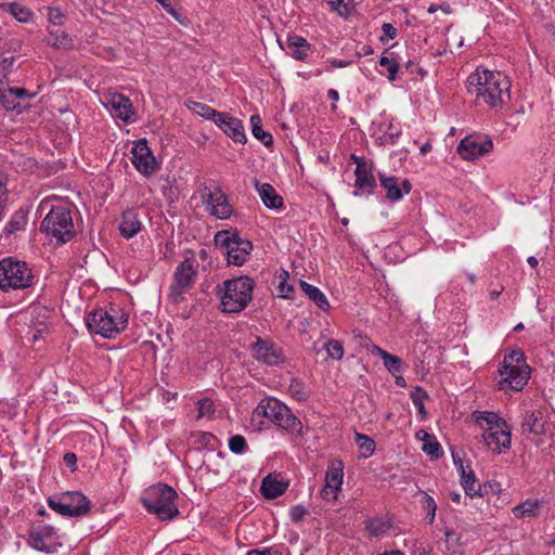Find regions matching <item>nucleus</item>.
I'll list each match as a JSON object with an SVG mask.
<instances>
[{"instance_id": "1", "label": "nucleus", "mask_w": 555, "mask_h": 555, "mask_svg": "<svg viewBox=\"0 0 555 555\" xmlns=\"http://www.w3.org/2000/svg\"><path fill=\"white\" fill-rule=\"evenodd\" d=\"M511 82L501 72L476 69L467 78V91L476 93V101L491 108H502L509 100Z\"/></svg>"}, {"instance_id": "2", "label": "nucleus", "mask_w": 555, "mask_h": 555, "mask_svg": "<svg viewBox=\"0 0 555 555\" xmlns=\"http://www.w3.org/2000/svg\"><path fill=\"white\" fill-rule=\"evenodd\" d=\"M177 499L178 493L172 487L159 482L146 490V496L141 502L151 514L156 515L159 520L166 521L179 515L178 506L175 503Z\"/></svg>"}, {"instance_id": "3", "label": "nucleus", "mask_w": 555, "mask_h": 555, "mask_svg": "<svg viewBox=\"0 0 555 555\" xmlns=\"http://www.w3.org/2000/svg\"><path fill=\"white\" fill-rule=\"evenodd\" d=\"M254 284L248 276H240L223 282L221 295L222 311L238 313L244 310L251 300Z\"/></svg>"}, {"instance_id": "4", "label": "nucleus", "mask_w": 555, "mask_h": 555, "mask_svg": "<svg viewBox=\"0 0 555 555\" xmlns=\"http://www.w3.org/2000/svg\"><path fill=\"white\" fill-rule=\"evenodd\" d=\"M253 415L254 417L263 416L278 427L289 433H301V422L293 414L287 405L274 398L262 400L255 409Z\"/></svg>"}, {"instance_id": "5", "label": "nucleus", "mask_w": 555, "mask_h": 555, "mask_svg": "<svg viewBox=\"0 0 555 555\" xmlns=\"http://www.w3.org/2000/svg\"><path fill=\"white\" fill-rule=\"evenodd\" d=\"M36 276L25 261L14 260L11 257L0 260V289L28 288L34 284Z\"/></svg>"}, {"instance_id": "6", "label": "nucleus", "mask_w": 555, "mask_h": 555, "mask_svg": "<svg viewBox=\"0 0 555 555\" xmlns=\"http://www.w3.org/2000/svg\"><path fill=\"white\" fill-rule=\"evenodd\" d=\"M40 230L64 244L74 235V223L69 209L63 206H53L41 222Z\"/></svg>"}, {"instance_id": "7", "label": "nucleus", "mask_w": 555, "mask_h": 555, "mask_svg": "<svg viewBox=\"0 0 555 555\" xmlns=\"http://www.w3.org/2000/svg\"><path fill=\"white\" fill-rule=\"evenodd\" d=\"M117 311L111 308V311L105 309H96L90 312L86 318V324L90 333L99 334L105 338H111L114 334L119 333L125 328L128 319L121 314L119 320H116Z\"/></svg>"}, {"instance_id": "8", "label": "nucleus", "mask_w": 555, "mask_h": 555, "mask_svg": "<svg viewBox=\"0 0 555 555\" xmlns=\"http://www.w3.org/2000/svg\"><path fill=\"white\" fill-rule=\"evenodd\" d=\"M217 247L225 248L229 264L242 266L249 256L253 244L230 231H219L215 235Z\"/></svg>"}, {"instance_id": "9", "label": "nucleus", "mask_w": 555, "mask_h": 555, "mask_svg": "<svg viewBox=\"0 0 555 555\" xmlns=\"http://www.w3.org/2000/svg\"><path fill=\"white\" fill-rule=\"evenodd\" d=\"M196 276L197 263L194 258H186L177 267L169 294L173 304H180L184 300L183 293L193 287Z\"/></svg>"}, {"instance_id": "10", "label": "nucleus", "mask_w": 555, "mask_h": 555, "mask_svg": "<svg viewBox=\"0 0 555 555\" xmlns=\"http://www.w3.org/2000/svg\"><path fill=\"white\" fill-rule=\"evenodd\" d=\"M56 530L46 524H37L29 531L28 544L37 551L53 553L59 545Z\"/></svg>"}, {"instance_id": "11", "label": "nucleus", "mask_w": 555, "mask_h": 555, "mask_svg": "<svg viewBox=\"0 0 555 555\" xmlns=\"http://www.w3.org/2000/svg\"><path fill=\"white\" fill-rule=\"evenodd\" d=\"M502 379L499 382L500 390L507 392L508 390L519 391L528 383L530 375L529 365H521L518 367H508L504 372V367L499 369Z\"/></svg>"}, {"instance_id": "12", "label": "nucleus", "mask_w": 555, "mask_h": 555, "mask_svg": "<svg viewBox=\"0 0 555 555\" xmlns=\"http://www.w3.org/2000/svg\"><path fill=\"white\" fill-rule=\"evenodd\" d=\"M482 440L488 448L500 453L501 449H508L511 447V433L506 422L504 426L496 425L495 427H487Z\"/></svg>"}, {"instance_id": "13", "label": "nucleus", "mask_w": 555, "mask_h": 555, "mask_svg": "<svg viewBox=\"0 0 555 555\" xmlns=\"http://www.w3.org/2000/svg\"><path fill=\"white\" fill-rule=\"evenodd\" d=\"M493 149V143L491 140H486L483 142H478L472 135L464 138L459 146L457 153L465 160H474L487 153H489Z\"/></svg>"}, {"instance_id": "14", "label": "nucleus", "mask_w": 555, "mask_h": 555, "mask_svg": "<svg viewBox=\"0 0 555 555\" xmlns=\"http://www.w3.org/2000/svg\"><path fill=\"white\" fill-rule=\"evenodd\" d=\"M203 203L210 208L211 215L217 218L224 219L231 215V206L228 203V198L223 192L217 190L212 192L210 190H205L202 194Z\"/></svg>"}, {"instance_id": "15", "label": "nucleus", "mask_w": 555, "mask_h": 555, "mask_svg": "<svg viewBox=\"0 0 555 555\" xmlns=\"http://www.w3.org/2000/svg\"><path fill=\"white\" fill-rule=\"evenodd\" d=\"M163 157L155 155L153 150L147 145V140L141 138V176L151 178L160 171Z\"/></svg>"}, {"instance_id": "16", "label": "nucleus", "mask_w": 555, "mask_h": 555, "mask_svg": "<svg viewBox=\"0 0 555 555\" xmlns=\"http://www.w3.org/2000/svg\"><path fill=\"white\" fill-rule=\"evenodd\" d=\"M251 351L257 360L263 361L267 364L273 365L282 361L281 352L274 347L272 341L257 338L251 344Z\"/></svg>"}, {"instance_id": "17", "label": "nucleus", "mask_w": 555, "mask_h": 555, "mask_svg": "<svg viewBox=\"0 0 555 555\" xmlns=\"http://www.w3.org/2000/svg\"><path fill=\"white\" fill-rule=\"evenodd\" d=\"M24 88H0V103L7 111H14L21 106V101L33 98Z\"/></svg>"}, {"instance_id": "18", "label": "nucleus", "mask_w": 555, "mask_h": 555, "mask_svg": "<svg viewBox=\"0 0 555 555\" xmlns=\"http://www.w3.org/2000/svg\"><path fill=\"white\" fill-rule=\"evenodd\" d=\"M372 166V163H367L365 167L359 166V168H356L354 186L357 190L353 192V196H359V190L370 194L373 192L374 188H376V181L373 176Z\"/></svg>"}, {"instance_id": "19", "label": "nucleus", "mask_w": 555, "mask_h": 555, "mask_svg": "<svg viewBox=\"0 0 555 555\" xmlns=\"http://www.w3.org/2000/svg\"><path fill=\"white\" fill-rule=\"evenodd\" d=\"M63 501L68 505V508L78 511L79 514L74 517L86 516L91 508L90 500L80 491H66L61 493Z\"/></svg>"}, {"instance_id": "20", "label": "nucleus", "mask_w": 555, "mask_h": 555, "mask_svg": "<svg viewBox=\"0 0 555 555\" xmlns=\"http://www.w3.org/2000/svg\"><path fill=\"white\" fill-rule=\"evenodd\" d=\"M220 119L222 122H216V125L220 127L228 137L238 143H244L246 141L244 127L240 119L224 113H222V118Z\"/></svg>"}, {"instance_id": "21", "label": "nucleus", "mask_w": 555, "mask_h": 555, "mask_svg": "<svg viewBox=\"0 0 555 555\" xmlns=\"http://www.w3.org/2000/svg\"><path fill=\"white\" fill-rule=\"evenodd\" d=\"M547 422L544 417V414L540 410H534L532 412L526 413L521 428L524 430H528L530 434L534 436H543L546 433Z\"/></svg>"}, {"instance_id": "22", "label": "nucleus", "mask_w": 555, "mask_h": 555, "mask_svg": "<svg viewBox=\"0 0 555 555\" xmlns=\"http://www.w3.org/2000/svg\"><path fill=\"white\" fill-rule=\"evenodd\" d=\"M254 184L267 208L279 209L283 206V197L276 193L275 189L271 184H261L257 179L254 180Z\"/></svg>"}, {"instance_id": "23", "label": "nucleus", "mask_w": 555, "mask_h": 555, "mask_svg": "<svg viewBox=\"0 0 555 555\" xmlns=\"http://www.w3.org/2000/svg\"><path fill=\"white\" fill-rule=\"evenodd\" d=\"M287 487L288 482L270 474L263 478L260 492L266 499L272 500L282 495L287 490Z\"/></svg>"}, {"instance_id": "24", "label": "nucleus", "mask_w": 555, "mask_h": 555, "mask_svg": "<svg viewBox=\"0 0 555 555\" xmlns=\"http://www.w3.org/2000/svg\"><path fill=\"white\" fill-rule=\"evenodd\" d=\"M118 229L120 235L125 238H131L139 232V211L137 208H128L122 212Z\"/></svg>"}, {"instance_id": "25", "label": "nucleus", "mask_w": 555, "mask_h": 555, "mask_svg": "<svg viewBox=\"0 0 555 555\" xmlns=\"http://www.w3.org/2000/svg\"><path fill=\"white\" fill-rule=\"evenodd\" d=\"M186 107L190 111H192L193 113H195L196 115H198L205 119L212 120L215 124L222 122V120L220 119V118H222V113L217 112L216 109H214L212 107H210L209 105H207L205 103L190 100L186 102Z\"/></svg>"}, {"instance_id": "26", "label": "nucleus", "mask_w": 555, "mask_h": 555, "mask_svg": "<svg viewBox=\"0 0 555 555\" xmlns=\"http://www.w3.org/2000/svg\"><path fill=\"white\" fill-rule=\"evenodd\" d=\"M47 43L54 49L69 50L74 47L72 37L64 30H50L46 39Z\"/></svg>"}, {"instance_id": "27", "label": "nucleus", "mask_w": 555, "mask_h": 555, "mask_svg": "<svg viewBox=\"0 0 555 555\" xmlns=\"http://www.w3.org/2000/svg\"><path fill=\"white\" fill-rule=\"evenodd\" d=\"M300 287L302 292L312 300L321 310L327 311L330 309V302L325 295L315 286L310 285L305 281H300Z\"/></svg>"}, {"instance_id": "28", "label": "nucleus", "mask_w": 555, "mask_h": 555, "mask_svg": "<svg viewBox=\"0 0 555 555\" xmlns=\"http://www.w3.org/2000/svg\"><path fill=\"white\" fill-rule=\"evenodd\" d=\"M111 104L117 116L124 121H128L131 115H133L132 103L121 94H114L112 96Z\"/></svg>"}, {"instance_id": "29", "label": "nucleus", "mask_w": 555, "mask_h": 555, "mask_svg": "<svg viewBox=\"0 0 555 555\" xmlns=\"http://www.w3.org/2000/svg\"><path fill=\"white\" fill-rule=\"evenodd\" d=\"M460 473H461L462 485L465 490V493L470 498H474L476 495H481V493H480L481 487L477 482L474 472L473 470L466 472L464 465L461 464Z\"/></svg>"}, {"instance_id": "30", "label": "nucleus", "mask_w": 555, "mask_h": 555, "mask_svg": "<svg viewBox=\"0 0 555 555\" xmlns=\"http://www.w3.org/2000/svg\"><path fill=\"white\" fill-rule=\"evenodd\" d=\"M382 186L387 191L386 197L390 201H399L402 197V190L399 188L396 177H386L378 173Z\"/></svg>"}, {"instance_id": "31", "label": "nucleus", "mask_w": 555, "mask_h": 555, "mask_svg": "<svg viewBox=\"0 0 555 555\" xmlns=\"http://www.w3.org/2000/svg\"><path fill=\"white\" fill-rule=\"evenodd\" d=\"M343 465L339 462L337 466L332 464L325 475V485L328 489L340 490L343 483Z\"/></svg>"}, {"instance_id": "32", "label": "nucleus", "mask_w": 555, "mask_h": 555, "mask_svg": "<svg viewBox=\"0 0 555 555\" xmlns=\"http://www.w3.org/2000/svg\"><path fill=\"white\" fill-rule=\"evenodd\" d=\"M47 502L51 509L62 516L74 517V515L79 514L78 511L68 508V505L63 501L61 493L48 498Z\"/></svg>"}, {"instance_id": "33", "label": "nucleus", "mask_w": 555, "mask_h": 555, "mask_svg": "<svg viewBox=\"0 0 555 555\" xmlns=\"http://www.w3.org/2000/svg\"><path fill=\"white\" fill-rule=\"evenodd\" d=\"M540 509V503L537 500H527L513 508V514L517 518L534 517Z\"/></svg>"}, {"instance_id": "34", "label": "nucleus", "mask_w": 555, "mask_h": 555, "mask_svg": "<svg viewBox=\"0 0 555 555\" xmlns=\"http://www.w3.org/2000/svg\"><path fill=\"white\" fill-rule=\"evenodd\" d=\"M473 418L475 421L476 424H478L479 426H482L483 423H486L488 425V427H495L496 425H503L504 426V423H505V420L499 417V415L494 412H480V411H475L473 413Z\"/></svg>"}, {"instance_id": "35", "label": "nucleus", "mask_w": 555, "mask_h": 555, "mask_svg": "<svg viewBox=\"0 0 555 555\" xmlns=\"http://www.w3.org/2000/svg\"><path fill=\"white\" fill-rule=\"evenodd\" d=\"M251 124V132L256 139L261 141L264 146H270L273 144V138L269 132H266L261 128V118L258 115H253L250 117Z\"/></svg>"}, {"instance_id": "36", "label": "nucleus", "mask_w": 555, "mask_h": 555, "mask_svg": "<svg viewBox=\"0 0 555 555\" xmlns=\"http://www.w3.org/2000/svg\"><path fill=\"white\" fill-rule=\"evenodd\" d=\"M27 223V216L24 210L20 209L13 214L10 221L5 225V233L7 234H13L22 229Z\"/></svg>"}, {"instance_id": "37", "label": "nucleus", "mask_w": 555, "mask_h": 555, "mask_svg": "<svg viewBox=\"0 0 555 555\" xmlns=\"http://www.w3.org/2000/svg\"><path fill=\"white\" fill-rule=\"evenodd\" d=\"M521 365H528L526 363V359H525V354L522 351L520 350H513L511 353L506 354L504 357V360L501 364L500 367H504V372H506V370L508 367H518V366H521Z\"/></svg>"}, {"instance_id": "38", "label": "nucleus", "mask_w": 555, "mask_h": 555, "mask_svg": "<svg viewBox=\"0 0 555 555\" xmlns=\"http://www.w3.org/2000/svg\"><path fill=\"white\" fill-rule=\"evenodd\" d=\"M428 398L427 392L420 386H416L411 392V399L418 410L422 420L426 418L427 412L424 406V400Z\"/></svg>"}, {"instance_id": "39", "label": "nucleus", "mask_w": 555, "mask_h": 555, "mask_svg": "<svg viewBox=\"0 0 555 555\" xmlns=\"http://www.w3.org/2000/svg\"><path fill=\"white\" fill-rule=\"evenodd\" d=\"M10 13L21 23L29 22L34 14L33 12L16 2L9 3Z\"/></svg>"}, {"instance_id": "40", "label": "nucleus", "mask_w": 555, "mask_h": 555, "mask_svg": "<svg viewBox=\"0 0 555 555\" xmlns=\"http://www.w3.org/2000/svg\"><path fill=\"white\" fill-rule=\"evenodd\" d=\"M357 437V444L360 451L362 452V455L364 457L371 456L375 451V442L370 437L362 435V434H356Z\"/></svg>"}, {"instance_id": "41", "label": "nucleus", "mask_w": 555, "mask_h": 555, "mask_svg": "<svg viewBox=\"0 0 555 555\" xmlns=\"http://www.w3.org/2000/svg\"><path fill=\"white\" fill-rule=\"evenodd\" d=\"M328 358L333 360H340L344 356V347L339 340L331 339L325 345Z\"/></svg>"}, {"instance_id": "42", "label": "nucleus", "mask_w": 555, "mask_h": 555, "mask_svg": "<svg viewBox=\"0 0 555 555\" xmlns=\"http://www.w3.org/2000/svg\"><path fill=\"white\" fill-rule=\"evenodd\" d=\"M383 360L384 365L390 373L396 374L401 371L402 362L399 357L387 353Z\"/></svg>"}, {"instance_id": "43", "label": "nucleus", "mask_w": 555, "mask_h": 555, "mask_svg": "<svg viewBox=\"0 0 555 555\" xmlns=\"http://www.w3.org/2000/svg\"><path fill=\"white\" fill-rule=\"evenodd\" d=\"M198 415L197 418L203 416H209L215 413V404L214 401L209 398H204L198 400Z\"/></svg>"}, {"instance_id": "44", "label": "nucleus", "mask_w": 555, "mask_h": 555, "mask_svg": "<svg viewBox=\"0 0 555 555\" xmlns=\"http://www.w3.org/2000/svg\"><path fill=\"white\" fill-rule=\"evenodd\" d=\"M379 65L387 68L389 73L388 78L390 81H393L399 70V64L395 60L383 55L379 60Z\"/></svg>"}, {"instance_id": "45", "label": "nucleus", "mask_w": 555, "mask_h": 555, "mask_svg": "<svg viewBox=\"0 0 555 555\" xmlns=\"http://www.w3.org/2000/svg\"><path fill=\"white\" fill-rule=\"evenodd\" d=\"M423 499H424V501H423L424 509L427 511L426 518L429 524H433L435 520V516H436L437 505H436L434 499L430 495H428L427 493H424Z\"/></svg>"}, {"instance_id": "46", "label": "nucleus", "mask_w": 555, "mask_h": 555, "mask_svg": "<svg viewBox=\"0 0 555 555\" xmlns=\"http://www.w3.org/2000/svg\"><path fill=\"white\" fill-rule=\"evenodd\" d=\"M158 183H159V190H160L164 198L168 203H173L177 197V194H176L175 190L172 189V186L170 185V182L167 179H163V180H159Z\"/></svg>"}, {"instance_id": "47", "label": "nucleus", "mask_w": 555, "mask_h": 555, "mask_svg": "<svg viewBox=\"0 0 555 555\" xmlns=\"http://www.w3.org/2000/svg\"><path fill=\"white\" fill-rule=\"evenodd\" d=\"M229 448L233 453H243L246 449V440L242 435L233 436L229 441Z\"/></svg>"}, {"instance_id": "48", "label": "nucleus", "mask_w": 555, "mask_h": 555, "mask_svg": "<svg viewBox=\"0 0 555 555\" xmlns=\"http://www.w3.org/2000/svg\"><path fill=\"white\" fill-rule=\"evenodd\" d=\"M390 525L388 522L382 521V520H371L367 525V529L370 530L371 534L373 535H380L383 534Z\"/></svg>"}, {"instance_id": "49", "label": "nucleus", "mask_w": 555, "mask_h": 555, "mask_svg": "<svg viewBox=\"0 0 555 555\" xmlns=\"http://www.w3.org/2000/svg\"><path fill=\"white\" fill-rule=\"evenodd\" d=\"M423 450L431 459H439L442 455L441 446L437 441L424 443Z\"/></svg>"}, {"instance_id": "50", "label": "nucleus", "mask_w": 555, "mask_h": 555, "mask_svg": "<svg viewBox=\"0 0 555 555\" xmlns=\"http://www.w3.org/2000/svg\"><path fill=\"white\" fill-rule=\"evenodd\" d=\"M351 0H334L330 1L332 9L336 10L339 15L347 16L349 14V4Z\"/></svg>"}, {"instance_id": "51", "label": "nucleus", "mask_w": 555, "mask_h": 555, "mask_svg": "<svg viewBox=\"0 0 555 555\" xmlns=\"http://www.w3.org/2000/svg\"><path fill=\"white\" fill-rule=\"evenodd\" d=\"M288 391L289 393L297 400L301 401V400H305L306 399V393L305 391L302 390V386L301 384L294 379L292 380L291 385H289V388H288Z\"/></svg>"}, {"instance_id": "52", "label": "nucleus", "mask_w": 555, "mask_h": 555, "mask_svg": "<svg viewBox=\"0 0 555 555\" xmlns=\"http://www.w3.org/2000/svg\"><path fill=\"white\" fill-rule=\"evenodd\" d=\"M64 14L59 8H49L48 20L54 25L63 24Z\"/></svg>"}, {"instance_id": "53", "label": "nucleus", "mask_w": 555, "mask_h": 555, "mask_svg": "<svg viewBox=\"0 0 555 555\" xmlns=\"http://www.w3.org/2000/svg\"><path fill=\"white\" fill-rule=\"evenodd\" d=\"M287 43L292 50L296 49V48H305L306 50L309 49V43L302 37H298V36L288 37Z\"/></svg>"}, {"instance_id": "54", "label": "nucleus", "mask_w": 555, "mask_h": 555, "mask_svg": "<svg viewBox=\"0 0 555 555\" xmlns=\"http://www.w3.org/2000/svg\"><path fill=\"white\" fill-rule=\"evenodd\" d=\"M129 159L137 170H139V140L131 142V147L129 151Z\"/></svg>"}, {"instance_id": "55", "label": "nucleus", "mask_w": 555, "mask_h": 555, "mask_svg": "<svg viewBox=\"0 0 555 555\" xmlns=\"http://www.w3.org/2000/svg\"><path fill=\"white\" fill-rule=\"evenodd\" d=\"M306 514H307V509L302 505H296V506L292 507L291 513H289L291 519L294 522L300 521L305 517Z\"/></svg>"}, {"instance_id": "56", "label": "nucleus", "mask_w": 555, "mask_h": 555, "mask_svg": "<svg viewBox=\"0 0 555 555\" xmlns=\"http://www.w3.org/2000/svg\"><path fill=\"white\" fill-rule=\"evenodd\" d=\"M247 555H282V552L271 547H267L262 551L254 548L247 552Z\"/></svg>"}, {"instance_id": "57", "label": "nucleus", "mask_w": 555, "mask_h": 555, "mask_svg": "<svg viewBox=\"0 0 555 555\" xmlns=\"http://www.w3.org/2000/svg\"><path fill=\"white\" fill-rule=\"evenodd\" d=\"M337 491L338 490L328 489L327 486L324 485V487L321 490V496H322V499H324L326 501H336Z\"/></svg>"}, {"instance_id": "58", "label": "nucleus", "mask_w": 555, "mask_h": 555, "mask_svg": "<svg viewBox=\"0 0 555 555\" xmlns=\"http://www.w3.org/2000/svg\"><path fill=\"white\" fill-rule=\"evenodd\" d=\"M64 462L72 469V472L76 470L77 456L73 452H67L64 454Z\"/></svg>"}, {"instance_id": "59", "label": "nucleus", "mask_w": 555, "mask_h": 555, "mask_svg": "<svg viewBox=\"0 0 555 555\" xmlns=\"http://www.w3.org/2000/svg\"><path fill=\"white\" fill-rule=\"evenodd\" d=\"M384 36L393 39L397 35V29L389 23H384L382 26Z\"/></svg>"}, {"instance_id": "60", "label": "nucleus", "mask_w": 555, "mask_h": 555, "mask_svg": "<svg viewBox=\"0 0 555 555\" xmlns=\"http://www.w3.org/2000/svg\"><path fill=\"white\" fill-rule=\"evenodd\" d=\"M401 134V130L395 127L392 124H389L388 129L386 131V135L390 137L391 140L398 138Z\"/></svg>"}, {"instance_id": "61", "label": "nucleus", "mask_w": 555, "mask_h": 555, "mask_svg": "<svg viewBox=\"0 0 555 555\" xmlns=\"http://www.w3.org/2000/svg\"><path fill=\"white\" fill-rule=\"evenodd\" d=\"M350 160L357 165L356 168H359V166L365 167V165L369 163L364 157L357 156L356 154L350 155Z\"/></svg>"}, {"instance_id": "62", "label": "nucleus", "mask_w": 555, "mask_h": 555, "mask_svg": "<svg viewBox=\"0 0 555 555\" xmlns=\"http://www.w3.org/2000/svg\"><path fill=\"white\" fill-rule=\"evenodd\" d=\"M307 50L305 48H296V49H293V56L297 60H305V57L307 56Z\"/></svg>"}, {"instance_id": "63", "label": "nucleus", "mask_w": 555, "mask_h": 555, "mask_svg": "<svg viewBox=\"0 0 555 555\" xmlns=\"http://www.w3.org/2000/svg\"><path fill=\"white\" fill-rule=\"evenodd\" d=\"M372 353L379 356L382 359L385 358V356L388 353L387 351L383 350L378 346L373 345L372 346Z\"/></svg>"}, {"instance_id": "64", "label": "nucleus", "mask_w": 555, "mask_h": 555, "mask_svg": "<svg viewBox=\"0 0 555 555\" xmlns=\"http://www.w3.org/2000/svg\"><path fill=\"white\" fill-rule=\"evenodd\" d=\"M12 64H13V57H11V59H8V57L3 59L2 63H1V65L3 67L2 68L3 72L9 70V67H11Z\"/></svg>"}]
</instances>
